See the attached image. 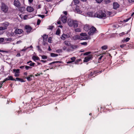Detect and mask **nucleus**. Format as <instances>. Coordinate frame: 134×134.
Here are the masks:
<instances>
[{
	"instance_id": "79ce46f5",
	"label": "nucleus",
	"mask_w": 134,
	"mask_h": 134,
	"mask_svg": "<svg viewBox=\"0 0 134 134\" xmlns=\"http://www.w3.org/2000/svg\"><path fill=\"white\" fill-rule=\"evenodd\" d=\"M35 63H34L32 62L31 63H30L29 65L30 66H32L34 67V66Z\"/></svg>"
},
{
	"instance_id": "13d9d810",
	"label": "nucleus",
	"mask_w": 134,
	"mask_h": 134,
	"mask_svg": "<svg viewBox=\"0 0 134 134\" xmlns=\"http://www.w3.org/2000/svg\"><path fill=\"white\" fill-rule=\"evenodd\" d=\"M67 48V47L65 46H64L63 48V49L64 50H65Z\"/></svg>"
},
{
	"instance_id": "2eb2a0df",
	"label": "nucleus",
	"mask_w": 134,
	"mask_h": 134,
	"mask_svg": "<svg viewBox=\"0 0 134 134\" xmlns=\"http://www.w3.org/2000/svg\"><path fill=\"white\" fill-rule=\"evenodd\" d=\"M67 18L65 16H63L61 18V20L63 23H64L67 21Z\"/></svg>"
},
{
	"instance_id": "09e8293b",
	"label": "nucleus",
	"mask_w": 134,
	"mask_h": 134,
	"mask_svg": "<svg viewBox=\"0 0 134 134\" xmlns=\"http://www.w3.org/2000/svg\"><path fill=\"white\" fill-rule=\"evenodd\" d=\"M41 21L40 20L38 19L37 21V25H39L41 23Z\"/></svg>"
},
{
	"instance_id": "5701e85b",
	"label": "nucleus",
	"mask_w": 134,
	"mask_h": 134,
	"mask_svg": "<svg viewBox=\"0 0 134 134\" xmlns=\"http://www.w3.org/2000/svg\"><path fill=\"white\" fill-rule=\"evenodd\" d=\"M64 43L66 45L69 46L70 45V43L68 41H65L64 42Z\"/></svg>"
},
{
	"instance_id": "338daca9",
	"label": "nucleus",
	"mask_w": 134,
	"mask_h": 134,
	"mask_svg": "<svg viewBox=\"0 0 134 134\" xmlns=\"http://www.w3.org/2000/svg\"><path fill=\"white\" fill-rule=\"evenodd\" d=\"M20 56L21 55L20 53H18L16 55V56L17 57H20Z\"/></svg>"
},
{
	"instance_id": "4be33fe9",
	"label": "nucleus",
	"mask_w": 134,
	"mask_h": 134,
	"mask_svg": "<svg viewBox=\"0 0 134 134\" xmlns=\"http://www.w3.org/2000/svg\"><path fill=\"white\" fill-rule=\"evenodd\" d=\"M15 79L16 80V81H20L22 82H25V81H24V80L22 79L16 77V79Z\"/></svg>"
},
{
	"instance_id": "a211bd4d",
	"label": "nucleus",
	"mask_w": 134,
	"mask_h": 134,
	"mask_svg": "<svg viewBox=\"0 0 134 134\" xmlns=\"http://www.w3.org/2000/svg\"><path fill=\"white\" fill-rule=\"evenodd\" d=\"M9 23L8 22H5L3 23V26H4L3 27H4V29L5 30L6 29H7V27L9 25Z\"/></svg>"
},
{
	"instance_id": "423d86ee",
	"label": "nucleus",
	"mask_w": 134,
	"mask_h": 134,
	"mask_svg": "<svg viewBox=\"0 0 134 134\" xmlns=\"http://www.w3.org/2000/svg\"><path fill=\"white\" fill-rule=\"evenodd\" d=\"M14 5L17 7H19L21 5L19 0H14Z\"/></svg>"
},
{
	"instance_id": "dca6fc26",
	"label": "nucleus",
	"mask_w": 134,
	"mask_h": 134,
	"mask_svg": "<svg viewBox=\"0 0 134 134\" xmlns=\"http://www.w3.org/2000/svg\"><path fill=\"white\" fill-rule=\"evenodd\" d=\"M27 10L28 12H32L34 9L33 8L31 7H28L27 8Z\"/></svg>"
},
{
	"instance_id": "bb28decb",
	"label": "nucleus",
	"mask_w": 134,
	"mask_h": 134,
	"mask_svg": "<svg viewBox=\"0 0 134 134\" xmlns=\"http://www.w3.org/2000/svg\"><path fill=\"white\" fill-rule=\"evenodd\" d=\"M73 21H69L68 22V24L69 26H72L73 22Z\"/></svg>"
},
{
	"instance_id": "0e129e2a",
	"label": "nucleus",
	"mask_w": 134,
	"mask_h": 134,
	"mask_svg": "<svg viewBox=\"0 0 134 134\" xmlns=\"http://www.w3.org/2000/svg\"><path fill=\"white\" fill-rule=\"evenodd\" d=\"M130 3H131L134 2V0H127Z\"/></svg>"
},
{
	"instance_id": "f3484780",
	"label": "nucleus",
	"mask_w": 134,
	"mask_h": 134,
	"mask_svg": "<svg viewBox=\"0 0 134 134\" xmlns=\"http://www.w3.org/2000/svg\"><path fill=\"white\" fill-rule=\"evenodd\" d=\"M97 72V71H94L93 72H91L90 73V74L89 75V76L91 77V76H95L96 74V73Z\"/></svg>"
},
{
	"instance_id": "cd10ccee",
	"label": "nucleus",
	"mask_w": 134,
	"mask_h": 134,
	"mask_svg": "<svg viewBox=\"0 0 134 134\" xmlns=\"http://www.w3.org/2000/svg\"><path fill=\"white\" fill-rule=\"evenodd\" d=\"M87 35V34L86 33H81L80 34V36L81 37H85Z\"/></svg>"
},
{
	"instance_id": "7ed1b4c3",
	"label": "nucleus",
	"mask_w": 134,
	"mask_h": 134,
	"mask_svg": "<svg viewBox=\"0 0 134 134\" xmlns=\"http://www.w3.org/2000/svg\"><path fill=\"white\" fill-rule=\"evenodd\" d=\"M1 9L2 11L5 13L7 12L8 10V7L4 3H2Z\"/></svg>"
},
{
	"instance_id": "a19ab883",
	"label": "nucleus",
	"mask_w": 134,
	"mask_h": 134,
	"mask_svg": "<svg viewBox=\"0 0 134 134\" xmlns=\"http://www.w3.org/2000/svg\"><path fill=\"white\" fill-rule=\"evenodd\" d=\"M91 53V52H86L83 55H88L89 54H90Z\"/></svg>"
},
{
	"instance_id": "a878e982",
	"label": "nucleus",
	"mask_w": 134,
	"mask_h": 134,
	"mask_svg": "<svg viewBox=\"0 0 134 134\" xmlns=\"http://www.w3.org/2000/svg\"><path fill=\"white\" fill-rule=\"evenodd\" d=\"M58 55L57 54L53 53H51V56L52 57H54L58 56Z\"/></svg>"
},
{
	"instance_id": "4468645a",
	"label": "nucleus",
	"mask_w": 134,
	"mask_h": 134,
	"mask_svg": "<svg viewBox=\"0 0 134 134\" xmlns=\"http://www.w3.org/2000/svg\"><path fill=\"white\" fill-rule=\"evenodd\" d=\"M113 8L116 9L119 7V5L117 2H114L113 4Z\"/></svg>"
},
{
	"instance_id": "49530a36",
	"label": "nucleus",
	"mask_w": 134,
	"mask_h": 134,
	"mask_svg": "<svg viewBox=\"0 0 134 134\" xmlns=\"http://www.w3.org/2000/svg\"><path fill=\"white\" fill-rule=\"evenodd\" d=\"M24 8L23 7H22L20 8V9H19V10L20 11H21V12H23V10H24Z\"/></svg>"
},
{
	"instance_id": "e433bc0d",
	"label": "nucleus",
	"mask_w": 134,
	"mask_h": 134,
	"mask_svg": "<svg viewBox=\"0 0 134 134\" xmlns=\"http://www.w3.org/2000/svg\"><path fill=\"white\" fill-rule=\"evenodd\" d=\"M70 59L71 60V61L73 62L75 61L76 58L75 57H73L71 58Z\"/></svg>"
},
{
	"instance_id": "473e14b6",
	"label": "nucleus",
	"mask_w": 134,
	"mask_h": 134,
	"mask_svg": "<svg viewBox=\"0 0 134 134\" xmlns=\"http://www.w3.org/2000/svg\"><path fill=\"white\" fill-rule=\"evenodd\" d=\"M60 33V30L58 29L56 31V34L57 35H59Z\"/></svg>"
},
{
	"instance_id": "1a4fd4ad",
	"label": "nucleus",
	"mask_w": 134,
	"mask_h": 134,
	"mask_svg": "<svg viewBox=\"0 0 134 134\" xmlns=\"http://www.w3.org/2000/svg\"><path fill=\"white\" fill-rule=\"evenodd\" d=\"M13 72H15L14 76L15 77H18L19 76L20 73V71L19 69L13 70Z\"/></svg>"
},
{
	"instance_id": "39448f33",
	"label": "nucleus",
	"mask_w": 134,
	"mask_h": 134,
	"mask_svg": "<svg viewBox=\"0 0 134 134\" xmlns=\"http://www.w3.org/2000/svg\"><path fill=\"white\" fill-rule=\"evenodd\" d=\"M93 58V57L92 55H90L85 58L83 62H87L90 60L92 59Z\"/></svg>"
},
{
	"instance_id": "f704fd0d",
	"label": "nucleus",
	"mask_w": 134,
	"mask_h": 134,
	"mask_svg": "<svg viewBox=\"0 0 134 134\" xmlns=\"http://www.w3.org/2000/svg\"><path fill=\"white\" fill-rule=\"evenodd\" d=\"M75 31L76 32H81V30L80 29H77L75 30Z\"/></svg>"
},
{
	"instance_id": "4c0bfd02",
	"label": "nucleus",
	"mask_w": 134,
	"mask_h": 134,
	"mask_svg": "<svg viewBox=\"0 0 134 134\" xmlns=\"http://www.w3.org/2000/svg\"><path fill=\"white\" fill-rule=\"evenodd\" d=\"M102 48L103 49L105 50L107 48V46H104L102 47Z\"/></svg>"
},
{
	"instance_id": "b1692460",
	"label": "nucleus",
	"mask_w": 134,
	"mask_h": 134,
	"mask_svg": "<svg viewBox=\"0 0 134 134\" xmlns=\"http://www.w3.org/2000/svg\"><path fill=\"white\" fill-rule=\"evenodd\" d=\"M71 48L73 49H75L78 47V46L75 45H71L70 46Z\"/></svg>"
},
{
	"instance_id": "6ab92c4d",
	"label": "nucleus",
	"mask_w": 134,
	"mask_h": 134,
	"mask_svg": "<svg viewBox=\"0 0 134 134\" xmlns=\"http://www.w3.org/2000/svg\"><path fill=\"white\" fill-rule=\"evenodd\" d=\"M48 36L47 35H44L43 36V41L45 42L47 40Z\"/></svg>"
},
{
	"instance_id": "c9c22d12",
	"label": "nucleus",
	"mask_w": 134,
	"mask_h": 134,
	"mask_svg": "<svg viewBox=\"0 0 134 134\" xmlns=\"http://www.w3.org/2000/svg\"><path fill=\"white\" fill-rule=\"evenodd\" d=\"M32 67L29 66H25V68L26 70H28L30 69H31Z\"/></svg>"
},
{
	"instance_id": "aec40b11",
	"label": "nucleus",
	"mask_w": 134,
	"mask_h": 134,
	"mask_svg": "<svg viewBox=\"0 0 134 134\" xmlns=\"http://www.w3.org/2000/svg\"><path fill=\"white\" fill-rule=\"evenodd\" d=\"M73 25L75 28H76L78 26V24L76 21H74L73 22L72 26Z\"/></svg>"
},
{
	"instance_id": "6e6552de",
	"label": "nucleus",
	"mask_w": 134,
	"mask_h": 134,
	"mask_svg": "<svg viewBox=\"0 0 134 134\" xmlns=\"http://www.w3.org/2000/svg\"><path fill=\"white\" fill-rule=\"evenodd\" d=\"M70 36L68 35L63 34L61 36V39L63 40H64L65 39L69 37Z\"/></svg>"
},
{
	"instance_id": "20e7f679",
	"label": "nucleus",
	"mask_w": 134,
	"mask_h": 134,
	"mask_svg": "<svg viewBox=\"0 0 134 134\" xmlns=\"http://www.w3.org/2000/svg\"><path fill=\"white\" fill-rule=\"evenodd\" d=\"M25 28L26 30V32L27 34L30 33L32 28L29 25H26L25 26Z\"/></svg>"
},
{
	"instance_id": "8fccbe9b",
	"label": "nucleus",
	"mask_w": 134,
	"mask_h": 134,
	"mask_svg": "<svg viewBox=\"0 0 134 134\" xmlns=\"http://www.w3.org/2000/svg\"><path fill=\"white\" fill-rule=\"evenodd\" d=\"M37 48H38V50L40 51H41L42 50V49L40 48V47L39 46H37Z\"/></svg>"
},
{
	"instance_id": "ddd939ff",
	"label": "nucleus",
	"mask_w": 134,
	"mask_h": 134,
	"mask_svg": "<svg viewBox=\"0 0 134 134\" xmlns=\"http://www.w3.org/2000/svg\"><path fill=\"white\" fill-rule=\"evenodd\" d=\"M26 76L25 77V79H26L28 81H30L32 80V79L31 78L32 77H34L33 75L31 74L29 76H28L27 77Z\"/></svg>"
},
{
	"instance_id": "bf43d9fd",
	"label": "nucleus",
	"mask_w": 134,
	"mask_h": 134,
	"mask_svg": "<svg viewBox=\"0 0 134 134\" xmlns=\"http://www.w3.org/2000/svg\"><path fill=\"white\" fill-rule=\"evenodd\" d=\"M12 40V38H6V40L7 41H10Z\"/></svg>"
},
{
	"instance_id": "c85d7f7f",
	"label": "nucleus",
	"mask_w": 134,
	"mask_h": 134,
	"mask_svg": "<svg viewBox=\"0 0 134 134\" xmlns=\"http://www.w3.org/2000/svg\"><path fill=\"white\" fill-rule=\"evenodd\" d=\"M90 16L92 17L93 16V12H88L87 13Z\"/></svg>"
},
{
	"instance_id": "f03ea898",
	"label": "nucleus",
	"mask_w": 134,
	"mask_h": 134,
	"mask_svg": "<svg viewBox=\"0 0 134 134\" xmlns=\"http://www.w3.org/2000/svg\"><path fill=\"white\" fill-rule=\"evenodd\" d=\"M97 29L96 28L93 26L90 27L89 32H88V34L89 36L93 35L95 33H96Z\"/></svg>"
},
{
	"instance_id": "0eeeda50",
	"label": "nucleus",
	"mask_w": 134,
	"mask_h": 134,
	"mask_svg": "<svg viewBox=\"0 0 134 134\" xmlns=\"http://www.w3.org/2000/svg\"><path fill=\"white\" fill-rule=\"evenodd\" d=\"M12 80L16 81V80L14 79L13 77L11 76H8V77L4 80V82H5L8 80Z\"/></svg>"
},
{
	"instance_id": "58836bf2",
	"label": "nucleus",
	"mask_w": 134,
	"mask_h": 134,
	"mask_svg": "<svg viewBox=\"0 0 134 134\" xmlns=\"http://www.w3.org/2000/svg\"><path fill=\"white\" fill-rule=\"evenodd\" d=\"M103 54H101L100 55L101 56L99 58L98 61H100L102 59V58L103 57Z\"/></svg>"
},
{
	"instance_id": "864d4df0",
	"label": "nucleus",
	"mask_w": 134,
	"mask_h": 134,
	"mask_svg": "<svg viewBox=\"0 0 134 134\" xmlns=\"http://www.w3.org/2000/svg\"><path fill=\"white\" fill-rule=\"evenodd\" d=\"M130 38L129 37H127L126 39L125 40V41L126 42H127L129 41V40H130Z\"/></svg>"
},
{
	"instance_id": "f8f14e48",
	"label": "nucleus",
	"mask_w": 134,
	"mask_h": 134,
	"mask_svg": "<svg viewBox=\"0 0 134 134\" xmlns=\"http://www.w3.org/2000/svg\"><path fill=\"white\" fill-rule=\"evenodd\" d=\"M90 27L89 25L86 24L84 26L83 29L86 31H88L89 30Z\"/></svg>"
},
{
	"instance_id": "7c9ffc66",
	"label": "nucleus",
	"mask_w": 134,
	"mask_h": 134,
	"mask_svg": "<svg viewBox=\"0 0 134 134\" xmlns=\"http://www.w3.org/2000/svg\"><path fill=\"white\" fill-rule=\"evenodd\" d=\"M83 40H86L88 39H91V38L89 36H88L87 37H83Z\"/></svg>"
},
{
	"instance_id": "603ef678",
	"label": "nucleus",
	"mask_w": 134,
	"mask_h": 134,
	"mask_svg": "<svg viewBox=\"0 0 134 134\" xmlns=\"http://www.w3.org/2000/svg\"><path fill=\"white\" fill-rule=\"evenodd\" d=\"M126 45V44H122L121 45H120V47L121 48H123Z\"/></svg>"
},
{
	"instance_id": "69168bd1",
	"label": "nucleus",
	"mask_w": 134,
	"mask_h": 134,
	"mask_svg": "<svg viewBox=\"0 0 134 134\" xmlns=\"http://www.w3.org/2000/svg\"><path fill=\"white\" fill-rule=\"evenodd\" d=\"M63 13L66 15H67V12L66 11H64Z\"/></svg>"
},
{
	"instance_id": "c03bdc74",
	"label": "nucleus",
	"mask_w": 134,
	"mask_h": 134,
	"mask_svg": "<svg viewBox=\"0 0 134 134\" xmlns=\"http://www.w3.org/2000/svg\"><path fill=\"white\" fill-rule=\"evenodd\" d=\"M52 41V38L51 37H49L48 38V41L49 43H51Z\"/></svg>"
},
{
	"instance_id": "412c9836",
	"label": "nucleus",
	"mask_w": 134,
	"mask_h": 134,
	"mask_svg": "<svg viewBox=\"0 0 134 134\" xmlns=\"http://www.w3.org/2000/svg\"><path fill=\"white\" fill-rule=\"evenodd\" d=\"M32 59L34 60L35 61V60H40V59L39 58L38 56H33L32 57Z\"/></svg>"
},
{
	"instance_id": "4d7b16f0",
	"label": "nucleus",
	"mask_w": 134,
	"mask_h": 134,
	"mask_svg": "<svg viewBox=\"0 0 134 134\" xmlns=\"http://www.w3.org/2000/svg\"><path fill=\"white\" fill-rule=\"evenodd\" d=\"M25 48V47H24V48ZM27 49V48H24L23 49H22L21 50V51H23V52H24V51H25Z\"/></svg>"
},
{
	"instance_id": "393cba45",
	"label": "nucleus",
	"mask_w": 134,
	"mask_h": 134,
	"mask_svg": "<svg viewBox=\"0 0 134 134\" xmlns=\"http://www.w3.org/2000/svg\"><path fill=\"white\" fill-rule=\"evenodd\" d=\"M75 10L78 13H81L82 12L80 9L78 8H75Z\"/></svg>"
},
{
	"instance_id": "a18cd8bd",
	"label": "nucleus",
	"mask_w": 134,
	"mask_h": 134,
	"mask_svg": "<svg viewBox=\"0 0 134 134\" xmlns=\"http://www.w3.org/2000/svg\"><path fill=\"white\" fill-rule=\"evenodd\" d=\"M125 34H126L124 32H123L121 33H120L119 34V35L120 36H122L124 35H125Z\"/></svg>"
},
{
	"instance_id": "f257e3e1",
	"label": "nucleus",
	"mask_w": 134,
	"mask_h": 134,
	"mask_svg": "<svg viewBox=\"0 0 134 134\" xmlns=\"http://www.w3.org/2000/svg\"><path fill=\"white\" fill-rule=\"evenodd\" d=\"M94 17L102 19L106 17V15L103 11L99 10L94 14Z\"/></svg>"
},
{
	"instance_id": "ea45409f",
	"label": "nucleus",
	"mask_w": 134,
	"mask_h": 134,
	"mask_svg": "<svg viewBox=\"0 0 134 134\" xmlns=\"http://www.w3.org/2000/svg\"><path fill=\"white\" fill-rule=\"evenodd\" d=\"M41 57L42 59H46L47 58V57L46 55H43L41 56Z\"/></svg>"
},
{
	"instance_id": "de8ad7c7",
	"label": "nucleus",
	"mask_w": 134,
	"mask_h": 134,
	"mask_svg": "<svg viewBox=\"0 0 134 134\" xmlns=\"http://www.w3.org/2000/svg\"><path fill=\"white\" fill-rule=\"evenodd\" d=\"M4 40L3 38H0V43L3 42Z\"/></svg>"
},
{
	"instance_id": "6e6d98bb",
	"label": "nucleus",
	"mask_w": 134,
	"mask_h": 134,
	"mask_svg": "<svg viewBox=\"0 0 134 134\" xmlns=\"http://www.w3.org/2000/svg\"><path fill=\"white\" fill-rule=\"evenodd\" d=\"M129 19H130V18H128L124 20L123 21L124 22H127L128 20H129Z\"/></svg>"
},
{
	"instance_id": "c756f323",
	"label": "nucleus",
	"mask_w": 134,
	"mask_h": 134,
	"mask_svg": "<svg viewBox=\"0 0 134 134\" xmlns=\"http://www.w3.org/2000/svg\"><path fill=\"white\" fill-rule=\"evenodd\" d=\"M61 62L59 61H54L52 63H49V65H51L52 64H54L55 63H60Z\"/></svg>"
},
{
	"instance_id": "680f3d73",
	"label": "nucleus",
	"mask_w": 134,
	"mask_h": 134,
	"mask_svg": "<svg viewBox=\"0 0 134 134\" xmlns=\"http://www.w3.org/2000/svg\"><path fill=\"white\" fill-rule=\"evenodd\" d=\"M39 16L41 17L42 18H43L44 17V15H39Z\"/></svg>"
},
{
	"instance_id": "37998d69",
	"label": "nucleus",
	"mask_w": 134,
	"mask_h": 134,
	"mask_svg": "<svg viewBox=\"0 0 134 134\" xmlns=\"http://www.w3.org/2000/svg\"><path fill=\"white\" fill-rule=\"evenodd\" d=\"M80 43L81 45L84 46H86L87 44V43L86 42L81 43Z\"/></svg>"
},
{
	"instance_id": "72a5a7b5",
	"label": "nucleus",
	"mask_w": 134,
	"mask_h": 134,
	"mask_svg": "<svg viewBox=\"0 0 134 134\" xmlns=\"http://www.w3.org/2000/svg\"><path fill=\"white\" fill-rule=\"evenodd\" d=\"M74 2L75 5L79 4V1L78 0H74Z\"/></svg>"
},
{
	"instance_id": "9d476101",
	"label": "nucleus",
	"mask_w": 134,
	"mask_h": 134,
	"mask_svg": "<svg viewBox=\"0 0 134 134\" xmlns=\"http://www.w3.org/2000/svg\"><path fill=\"white\" fill-rule=\"evenodd\" d=\"M83 37H81L80 35H75L73 37V38L74 40H82Z\"/></svg>"
},
{
	"instance_id": "9b49d317",
	"label": "nucleus",
	"mask_w": 134,
	"mask_h": 134,
	"mask_svg": "<svg viewBox=\"0 0 134 134\" xmlns=\"http://www.w3.org/2000/svg\"><path fill=\"white\" fill-rule=\"evenodd\" d=\"M23 32V30L21 29H17L14 31V32L16 34H20Z\"/></svg>"
},
{
	"instance_id": "774afa93",
	"label": "nucleus",
	"mask_w": 134,
	"mask_h": 134,
	"mask_svg": "<svg viewBox=\"0 0 134 134\" xmlns=\"http://www.w3.org/2000/svg\"><path fill=\"white\" fill-rule=\"evenodd\" d=\"M5 82H4V80L3 81L0 82V85H2Z\"/></svg>"
},
{
	"instance_id": "3c124183",
	"label": "nucleus",
	"mask_w": 134,
	"mask_h": 134,
	"mask_svg": "<svg viewBox=\"0 0 134 134\" xmlns=\"http://www.w3.org/2000/svg\"><path fill=\"white\" fill-rule=\"evenodd\" d=\"M96 1L98 3H100L102 2L103 0H96Z\"/></svg>"
},
{
	"instance_id": "052dcab7",
	"label": "nucleus",
	"mask_w": 134,
	"mask_h": 134,
	"mask_svg": "<svg viewBox=\"0 0 134 134\" xmlns=\"http://www.w3.org/2000/svg\"><path fill=\"white\" fill-rule=\"evenodd\" d=\"M53 26H49V29L51 30H52L53 29Z\"/></svg>"
},
{
	"instance_id": "e2e57ef3",
	"label": "nucleus",
	"mask_w": 134,
	"mask_h": 134,
	"mask_svg": "<svg viewBox=\"0 0 134 134\" xmlns=\"http://www.w3.org/2000/svg\"><path fill=\"white\" fill-rule=\"evenodd\" d=\"M4 30L5 29H4V28L3 27L1 26L0 27V30Z\"/></svg>"
},
{
	"instance_id": "2f4dec72",
	"label": "nucleus",
	"mask_w": 134,
	"mask_h": 134,
	"mask_svg": "<svg viewBox=\"0 0 134 134\" xmlns=\"http://www.w3.org/2000/svg\"><path fill=\"white\" fill-rule=\"evenodd\" d=\"M81 60L80 59H77L75 61V63L76 64H77L79 62L81 61Z\"/></svg>"
},
{
	"instance_id": "5fc2aeb1",
	"label": "nucleus",
	"mask_w": 134,
	"mask_h": 134,
	"mask_svg": "<svg viewBox=\"0 0 134 134\" xmlns=\"http://www.w3.org/2000/svg\"><path fill=\"white\" fill-rule=\"evenodd\" d=\"M110 2V0H107L105 1V3L108 4Z\"/></svg>"
}]
</instances>
